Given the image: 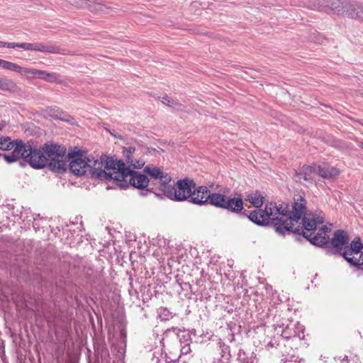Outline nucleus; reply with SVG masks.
<instances>
[{
    "label": "nucleus",
    "mask_w": 363,
    "mask_h": 363,
    "mask_svg": "<svg viewBox=\"0 0 363 363\" xmlns=\"http://www.w3.org/2000/svg\"><path fill=\"white\" fill-rule=\"evenodd\" d=\"M307 201L304 195L297 194L291 204L268 202L264 209H255L249 214L243 213L251 222L259 226L272 225L281 235L293 233L296 238L301 230L302 218L306 212Z\"/></svg>",
    "instance_id": "f257e3e1"
},
{
    "label": "nucleus",
    "mask_w": 363,
    "mask_h": 363,
    "mask_svg": "<svg viewBox=\"0 0 363 363\" xmlns=\"http://www.w3.org/2000/svg\"><path fill=\"white\" fill-rule=\"evenodd\" d=\"M323 222V218L306 213L302 218L301 230L296 240L300 241L302 238H305L313 245L325 248L327 255L342 257V252L350 241L347 233L343 230H337L331 239L328 235H322L321 233H315L318 224Z\"/></svg>",
    "instance_id": "f03ea898"
},
{
    "label": "nucleus",
    "mask_w": 363,
    "mask_h": 363,
    "mask_svg": "<svg viewBox=\"0 0 363 363\" xmlns=\"http://www.w3.org/2000/svg\"><path fill=\"white\" fill-rule=\"evenodd\" d=\"M89 172L91 178L99 180H113L116 172L119 171V163L122 160H114L112 157L101 155L99 158L92 155H87Z\"/></svg>",
    "instance_id": "7ed1b4c3"
},
{
    "label": "nucleus",
    "mask_w": 363,
    "mask_h": 363,
    "mask_svg": "<svg viewBox=\"0 0 363 363\" xmlns=\"http://www.w3.org/2000/svg\"><path fill=\"white\" fill-rule=\"evenodd\" d=\"M39 152L44 157L43 167L47 166L51 171L58 174L67 171V155L64 146L48 142L39 149Z\"/></svg>",
    "instance_id": "20e7f679"
},
{
    "label": "nucleus",
    "mask_w": 363,
    "mask_h": 363,
    "mask_svg": "<svg viewBox=\"0 0 363 363\" xmlns=\"http://www.w3.org/2000/svg\"><path fill=\"white\" fill-rule=\"evenodd\" d=\"M118 167L120 169L114 176V182L120 189H126L130 186L145 189L149 186L150 179L145 174L131 169L123 161Z\"/></svg>",
    "instance_id": "39448f33"
},
{
    "label": "nucleus",
    "mask_w": 363,
    "mask_h": 363,
    "mask_svg": "<svg viewBox=\"0 0 363 363\" xmlns=\"http://www.w3.org/2000/svg\"><path fill=\"white\" fill-rule=\"evenodd\" d=\"M13 150L18 160L24 159L33 168L36 169L43 168L44 157L39 152V149L33 147L30 143H24L17 139Z\"/></svg>",
    "instance_id": "423d86ee"
},
{
    "label": "nucleus",
    "mask_w": 363,
    "mask_h": 363,
    "mask_svg": "<svg viewBox=\"0 0 363 363\" xmlns=\"http://www.w3.org/2000/svg\"><path fill=\"white\" fill-rule=\"evenodd\" d=\"M195 183L194 180L189 177L178 179L174 185L169 184L163 195L172 201H189Z\"/></svg>",
    "instance_id": "0eeeda50"
},
{
    "label": "nucleus",
    "mask_w": 363,
    "mask_h": 363,
    "mask_svg": "<svg viewBox=\"0 0 363 363\" xmlns=\"http://www.w3.org/2000/svg\"><path fill=\"white\" fill-rule=\"evenodd\" d=\"M313 5L312 9L323 11L326 13L333 12L338 15H346L347 16V11L349 10V4H352V1L345 0H311Z\"/></svg>",
    "instance_id": "6e6552de"
},
{
    "label": "nucleus",
    "mask_w": 363,
    "mask_h": 363,
    "mask_svg": "<svg viewBox=\"0 0 363 363\" xmlns=\"http://www.w3.org/2000/svg\"><path fill=\"white\" fill-rule=\"evenodd\" d=\"M363 249V245L361 242L359 237H355L350 244L347 245L342 252V257L351 267L361 269L363 264V257H361V254L363 253L362 250Z\"/></svg>",
    "instance_id": "1a4fd4ad"
},
{
    "label": "nucleus",
    "mask_w": 363,
    "mask_h": 363,
    "mask_svg": "<svg viewBox=\"0 0 363 363\" xmlns=\"http://www.w3.org/2000/svg\"><path fill=\"white\" fill-rule=\"evenodd\" d=\"M143 172L150 177V184L157 186L156 189L164 194L172 180L171 176L164 172L160 167L153 165H147Z\"/></svg>",
    "instance_id": "9d476101"
},
{
    "label": "nucleus",
    "mask_w": 363,
    "mask_h": 363,
    "mask_svg": "<svg viewBox=\"0 0 363 363\" xmlns=\"http://www.w3.org/2000/svg\"><path fill=\"white\" fill-rule=\"evenodd\" d=\"M67 159L69 169L75 176L80 177L89 172L88 157L82 150L68 152Z\"/></svg>",
    "instance_id": "9b49d317"
},
{
    "label": "nucleus",
    "mask_w": 363,
    "mask_h": 363,
    "mask_svg": "<svg viewBox=\"0 0 363 363\" xmlns=\"http://www.w3.org/2000/svg\"><path fill=\"white\" fill-rule=\"evenodd\" d=\"M20 48L25 50L38 51L44 53L65 54V50L60 47L51 45H45L41 43H20Z\"/></svg>",
    "instance_id": "f8f14e48"
},
{
    "label": "nucleus",
    "mask_w": 363,
    "mask_h": 363,
    "mask_svg": "<svg viewBox=\"0 0 363 363\" xmlns=\"http://www.w3.org/2000/svg\"><path fill=\"white\" fill-rule=\"evenodd\" d=\"M304 330V326L300 323L290 322L282 330L281 337L286 340L294 338L303 340L305 337Z\"/></svg>",
    "instance_id": "ddd939ff"
},
{
    "label": "nucleus",
    "mask_w": 363,
    "mask_h": 363,
    "mask_svg": "<svg viewBox=\"0 0 363 363\" xmlns=\"http://www.w3.org/2000/svg\"><path fill=\"white\" fill-rule=\"evenodd\" d=\"M210 194L211 191L206 186H197L195 183L192 195L189 198V202L197 206L208 204Z\"/></svg>",
    "instance_id": "4468645a"
},
{
    "label": "nucleus",
    "mask_w": 363,
    "mask_h": 363,
    "mask_svg": "<svg viewBox=\"0 0 363 363\" xmlns=\"http://www.w3.org/2000/svg\"><path fill=\"white\" fill-rule=\"evenodd\" d=\"M339 169L330 166L328 164H315V174L323 179L335 178L340 174Z\"/></svg>",
    "instance_id": "2eb2a0df"
},
{
    "label": "nucleus",
    "mask_w": 363,
    "mask_h": 363,
    "mask_svg": "<svg viewBox=\"0 0 363 363\" xmlns=\"http://www.w3.org/2000/svg\"><path fill=\"white\" fill-rule=\"evenodd\" d=\"M229 189H225L223 194L211 192L208 204H211L216 208L224 209L227 199L226 194L229 193Z\"/></svg>",
    "instance_id": "dca6fc26"
},
{
    "label": "nucleus",
    "mask_w": 363,
    "mask_h": 363,
    "mask_svg": "<svg viewBox=\"0 0 363 363\" xmlns=\"http://www.w3.org/2000/svg\"><path fill=\"white\" fill-rule=\"evenodd\" d=\"M315 173V164L312 165H303L298 171L295 172V177L299 180L313 182V174Z\"/></svg>",
    "instance_id": "f3484780"
},
{
    "label": "nucleus",
    "mask_w": 363,
    "mask_h": 363,
    "mask_svg": "<svg viewBox=\"0 0 363 363\" xmlns=\"http://www.w3.org/2000/svg\"><path fill=\"white\" fill-rule=\"evenodd\" d=\"M224 209L235 213H241L243 209V201L242 198L227 197Z\"/></svg>",
    "instance_id": "a211bd4d"
},
{
    "label": "nucleus",
    "mask_w": 363,
    "mask_h": 363,
    "mask_svg": "<svg viewBox=\"0 0 363 363\" xmlns=\"http://www.w3.org/2000/svg\"><path fill=\"white\" fill-rule=\"evenodd\" d=\"M347 12L348 18L363 21V4L352 1V4H349Z\"/></svg>",
    "instance_id": "6ab92c4d"
},
{
    "label": "nucleus",
    "mask_w": 363,
    "mask_h": 363,
    "mask_svg": "<svg viewBox=\"0 0 363 363\" xmlns=\"http://www.w3.org/2000/svg\"><path fill=\"white\" fill-rule=\"evenodd\" d=\"M172 332L177 335V338L179 340L180 344L182 345L183 343L191 342V334L193 333V331L189 332L187 330H181L177 328H172L171 329L166 330L163 335L167 337ZM194 334L195 335V330H194Z\"/></svg>",
    "instance_id": "aec40b11"
},
{
    "label": "nucleus",
    "mask_w": 363,
    "mask_h": 363,
    "mask_svg": "<svg viewBox=\"0 0 363 363\" xmlns=\"http://www.w3.org/2000/svg\"><path fill=\"white\" fill-rule=\"evenodd\" d=\"M209 340L217 342L219 348L220 349L221 360L229 362L230 357V347L227 345L220 338L217 336L211 335Z\"/></svg>",
    "instance_id": "412c9836"
},
{
    "label": "nucleus",
    "mask_w": 363,
    "mask_h": 363,
    "mask_svg": "<svg viewBox=\"0 0 363 363\" xmlns=\"http://www.w3.org/2000/svg\"><path fill=\"white\" fill-rule=\"evenodd\" d=\"M237 359L240 363H257V355L254 352L240 349L238 352Z\"/></svg>",
    "instance_id": "4be33fe9"
},
{
    "label": "nucleus",
    "mask_w": 363,
    "mask_h": 363,
    "mask_svg": "<svg viewBox=\"0 0 363 363\" xmlns=\"http://www.w3.org/2000/svg\"><path fill=\"white\" fill-rule=\"evenodd\" d=\"M0 90L14 93L18 91V87L12 79L0 77Z\"/></svg>",
    "instance_id": "5701e85b"
},
{
    "label": "nucleus",
    "mask_w": 363,
    "mask_h": 363,
    "mask_svg": "<svg viewBox=\"0 0 363 363\" xmlns=\"http://www.w3.org/2000/svg\"><path fill=\"white\" fill-rule=\"evenodd\" d=\"M162 99V103L173 110L178 112H186L185 106L181 103L169 98L167 96H164Z\"/></svg>",
    "instance_id": "b1692460"
},
{
    "label": "nucleus",
    "mask_w": 363,
    "mask_h": 363,
    "mask_svg": "<svg viewBox=\"0 0 363 363\" xmlns=\"http://www.w3.org/2000/svg\"><path fill=\"white\" fill-rule=\"evenodd\" d=\"M16 144V140H12L9 136H0V150H13Z\"/></svg>",
    "instance_id": "393cba45"
},
{
    "label": "nucleus",
    "mask_w": 363,
    "mask_h": 363,
    "mask_svg": "<svg viewBox=\"0 0 363 363\" xmlns=\"http://www.w3.org/2000/svg\"><path fill=\"white\" fill-rule=\"evenodd\" d=\"M264 197L261 195L260 192L257 191L255 194L247 196V200L255 208H260L263 204Z\"/></svg>",
    "instance_id": "a878e982"
},
{
    "label": "nucleus",
    "mask_w": 363,
    "mask_h": 363,
    "mask_svg": "<svg viewBox=\"0 0 363 363\" xmlns=\"http://www.w3.org/2000/svg\"><path fill=\"white\" fill-rule=\"evenodd\" d=\"M20 65L7 60L0 59V67L4 69L18 72Z\"/></svg>",
    "instance_id": "bb28decb"
},
{
    "label": "nucleus",
    "mask_w": 363,
    "mask_h": 363,
    "mask_svg": "<svg viewBox=\"0 0 363 363\" xmlns=\"http://www.w3.org/2000/svg\"><path fill=\"white\" fill-rule=\"evenodd\" d=\"M279 347H286V344L275 337L272 339L266 345L267 350L271 352H272L273 349L278 350Z\"/></svg>",
    "instance_id": "cd10ccee"
},
{
    "label": "nucleus",
    "mask_w": 363,
    "mask_h": 363,
    "mask_svg": "<svg viewBox=\"0 0 363 363\" xmlns=\"http://www.w3.org/2000/svg\"><path fill=\"white\" fill-rule=\"evenodd\" d=\"M91 4L89 5V9L91 12H105L106 10H108L109 8L107 7L106 5H104L102 3L96 2L92 0V2H91Z\"/></svg>",
    "instance_id": "c85d7f7f"
},
{
    "label": "nucleus",
    "mask_w": 363,
    "mask_h": 363,
    "mask_svg": "<svg viewBox=\"0 0 363 363\" xmlns=\"http://www.w3.org/2000/svg\"><path fill=\"white\" fill-rule=\"evenodd\" d=\"M18 72L20 74L25 76L28 78H35L36 77L38 69L35 68H28L19 67Z\"/></svg>",
    "instance_id": "c756f323"
},
{
    "label": "nucleus",
    "mask_w": 363,
    "mask_h": 363,
    "mask_svg": "<svg viewBox=\"0 0 363 363\" xmlns=\"http://www.w3.org/2000/svg\"><path fill=\"white\" fill-rule=\"evenodd\" d=\"M327 143L332 147L338 149H343L345 147V143L342 140L334 138L333 136H328Z\"/></svg>",
    "instance_id": "7c9ffc66"
},
{
    "label": "nucleus",
    "mask_w": 363,
    "mask_h": 363,
    "mask_svg": "<svg viewBox=\"0 0 363 363\" xmlns=\"http://www.w3.org/2000/svg\"><path fill=\"white\" fill-rule=\"evenodd\" d=\"M45 81L50 83L62 84L61 76L56 72H49L47 78H45Z\"/></svg>",
    "instance_id": "2f4dec72"
},
{
    "label": "nucleus",
    "mask_w": 363,
    "mask_h": 363,
    "mask_svg": "<svg viewBox=\"0 0 363 363\" xmlns=\"http://www.w3.org/2000/svg\"><path fill=\"white\" fill-rule=\"evenodd\" d=\"M130 166L133 167L134 169H140L145 164V161L143 160H136L130 158L128 161H126Z\"/></svg>",
    "instance_id": "473e14b6"
},
{
    "label": "nucleus",
    "mask_w": 363,
    "mask_h": 363,
    "mask_svg": "<svg viewBox=\"0 0 363 363\" xmlns=\"http://www.w3.org/2000/svg\"><path fill=\"white\" fill-rule=\"evenodd\" d=\"M1 157H3L4 160L9 164L18 160V157L16 155V153L13 152V150L9 154H1Z\"/></svg>",
    "instance_id": "72a5a7b5"
},
{
    "label": "nucleus",
    "mask_w": 363,
    "mask_h": 363,
    "mask_svg": "<svg viewBox=\"0 0 363 363\" xmlns=\"http://www.w3.org/2000/svg\"><path fill=\"white\" fill-rule=\"evenodd\" d=\"M135 151V147L133 146H128V147H124L123 149V155L125 158V161H128L130 158L133 157V154Z\"/></svg>",
    "instance_id": "f704fd0d"
},
{
    "label": "nucleus",
    "mask_w": 363,
    "mask_h": 363,
    "mask_svg": "<svg viewBox=\"0 0 363 363\" xmlns=\"http://www.w3.org/2000/svg\"><path fill=\"white\" fill-rule=\"evenodd\" d=\"M140 189V195L142 196H147L150 193H154L157 197H159L160 199H162L163 198V193L161 194H157V193H155L153 191V188H148L146 187L145 189Z\"/></svg>",
    "instance_id": "c9c22d12"
},
{
    "label": "nucleus",
    "mask_w": 363,
    "mask_h": 363,
    "mask_svg": "<svg viewBox=\"0 0 363 363\" xmlns=\"http://www.w3.org/2000/svg\"><path fill=\"white\" fill-rule=\"evenodd\" d=\"M178 361V358L176 359H169L166 357L164 359H159L158 357L154 356L152 359V363H175Z\"/></svg>",
    "instance_id": "e433bc0d"
},
{
    "label": "nucleus",
    "mask_w": 363,
    "mask_h": 363,
    "mask_svg": "<svg viewBox=\"0 0 363 363\" xmlns=\"http://www.w3.org/2000/svg\"><path fill=\"white\" fill-rule=\"evenodd\" d=\"M159 317L162 320H167L172 318L171 313L166 308L161 309Z\"/></svg>",
    "instance_id": "4c0bfd02"
},
{
    "label": "nucleus",
    "mask_w": 363,
    "mask_h": 363,
    "mask_svg": "<svg viewBox=\"0 0 363 363\" xmlns=\"http://www.w3.org/2000/svg\"><path fill=\"white\" fill-rule=\"evenodd\" d=\"M190 343L191 342H186L183 343L182 345L180 344L181 354H188L191 352Z\"/></svg>",
    "instance_id": "58836bf2"
},
{
    "label": "nucleus",
    "mask_w": 363,
    "mask_h": 363,
    "mask_svg": "<svg viewBox=\"0 0 363 363\" xmlns=\"http://www.w3.org/2000/svg\"><path fill=\"white\" fill-rule=\"evenodd\" d=\"M48 73L47 71L38 69L36 77L45 80L47 78Z\"/></svg>",
    "instance_id": "ea45409f"
},
{
    "label": "nucleus",
    "mask_w": 363,
    "mask_h": 363,
    "mask_svg": "<svg viewBox=\"0 0 363 363\" xmlns=\"http://www.w3.org/2000/svg\"><path fill=\"white\" fill-rule=\"evenodd\" d=\"M282 363H301V361H298L297 358L294 356H291L289 358L281 359Z\"/></svg>",
    "instance_id": "a19ab883"
},
{
    "label": "nucleus",
    "mask_w": 363,
    "mask_h": 363,
    "mask_svg": "<svg viewBox=\"0 0 363 363\" xmlns=\"http://www.w3.org/2000/svg\"><path fill=\"white\" fill-rule=\"evenodd\" d=\"M330 228H328L327 225H322L320 228L318 230V233H321L322 235H327L326 233L330 232ZM315 233H317L316 230L315 231Z\"/></svg>",
    "instance_id": "79ce46f5"
},
{
    "label": "nucleus",
    "mask_w": 363,
    "mask_h": 363,
    "mask_svg": "<svg viewBox=\"0 0 363 363\" xmlns=\"http://www.w3.org/2000/svg\"><path fill=\"white\" fill-rule=\"evenodd\" d=\"M6 48H20V43H7L6 42Z\"/></svg>",
    "instance_id": "37998d69"
},
{
    "label": "nucleus",
    "mask_w": 363,
    "mask_h": 363,
    "mask_svg": "<svg viewBox=\"0 0 363 363\" xmlns=\"http://www.w3.org/2000/svg\"><path fill=\"white\" fill-rule=\"evenodd\" d=\"M277 352L284 356L286 354H289V351H288V347L286 345V347H279Z\"/></svg>",
    "instance_id": "c03bdc74"
},
{
    "label": "nucleus",
    "mask_w": 363,
    "mask_h": 363,
    "mask_svg": "<svg viewBox=\"0 0 363 363\" xmlns=\"http://www.w3.org/2000/svg\"><path fill=\"white\" fill-rule=\"evenodd\" d=\"M182 288L184 289V290H187L188 289H190L191 288V284L189 283H187V282H184L183 284V285L182 286Z\"/></svg>",
    "instance_id": "a18cd8bd"
},
{
    "label": "nucleus",
    "mask_w": 363,
    "mask_h": 363,
    "mask_svg": "<svg viewBox=\"0 0 363 363\" xmlns=\"http://www.w3.org/2000/svg\"><path fill=\"white\" fill-rule=\"evenodd\" d=\"M229 337H229V340H230V342H233V341H234V340H235V335H234V333H233L230 332V333H229Z\"/></svg>",
    "instance_id": "49530a36"
},
{
    "label": "nucleus",
    "mask_w": 363,
    "mask_h": 363,
    "mask_svg": "<svg viewBox=\"0 0 363 363\" xmlns=\"http://www.w3.org/2000/svg\"><path fill=\"white\" fill-rule=\"evenodd\" d=\"M5 127V123L4 122H0V132L4 129V128Z\"/></svg>",
    "instance_id": "de8ad7c7"
},
{
    "label": "nucleus",
    "mask_w": 363,
    "mask_h": 363,
    "mask_svg": "<svg viewBox=\"0 0 363 363\" xmlns=\"http://www.w3.org/2000/svg\"><path fill=\"white\" fill-rule=\"evenodd\" d=\"M213 363H229V362H227V361H225V360L218 359L217 362H214Z\"/></svg>",
    "instance_id": "09e8293b"
},
{
    "label": "nucleus",
    "mask_w": 363,
    "mask_h": 363,
    "mask_svg": "<svg viewBox=\"0 0 363 363\" xmlns=\"http://www.w3.org/2000/svg\"><path fill=\"white\" fill-rule=\"evenodd\" d=\"M6 42L0 41V47L6 48Z\"/></svg>",
    "instance_id": "8fccbe9b"
},
{
    "label": "nucleus",
    "mask_w": 363,
    "mask_h": 363,
    "mask_svg": "<svg viewBox=\"0 0 363 363\" xmlns=\"http://www.w3.org/2000/svg\"><path fill=\"white\" fill-rule=\"evenodd\" d=\"M342 362H344V361L347 362V361H348V357H347V355H345V356L343 357V359H342Z\"/></svg>",
    "instance_id": "3c124183"
},
{
    "label": "nucleus",
    "mask_w": 363,
    "mask_h": 363,
    "mask_svg": "<svg viewBox=\"0 0 363 363\" xmlns=\"http://www.w3.org/2000/svg\"><path fill=\"white\" fill-rule=\"evenodd\" d=\"M166 357L171 359V357H167V355L165 356V358H166ZM176 358H178V359H179V357H172V359H176Z\"/></svg>",
    "instance_id": "603ef678"
},
{
    "label": "nucleus",
    "mask_w": 363,
    "mask_h": 363,
    "mask_svg": "<svg viewBox=\"0 0 363 363\" xmlns=\"http://www.w3.org/2000/svg\"><path fill=\"white\" fill-rule=\"evenodd\" d=\"M245 212H247V210H245V212H243V213H242V212L240 213L241 216L245 217V218H246V217L245 216H243V213L247 214Z\"/></svg>",
    "instance_id": "864d4df0"
},
{
    "label": "nucleus",
    "mask_w": 363,
    "mask_h": 363,
    "mask_svg": "<svg viewBox=\"0 0 363 363\" xmlns=\"http://www.w3.org/2000/svg\"><path fill=\"white\" fill-rule=\"evenodd\" d=\"M36 220L35 218H34V222H33V227L35 228V225H37V223H35Z\"/></svg>",
    "instance_id": "5fc2aeb1"
},
{
    "label": "nucleus",
    "mask_w": 363,
    "mask_h": 363,
    "mask_svg": "<svg viewBox=\"0 0 363 363\" xmlns=\"http://www.w3.org/2000/svg\"><path fill=\"white\" fill-rule=\"evenodd\" d=\"M360 146L363 149V143H361Z\"/></svg>",
    "instance_id": "6e6d98bb"
}]
</instances>
